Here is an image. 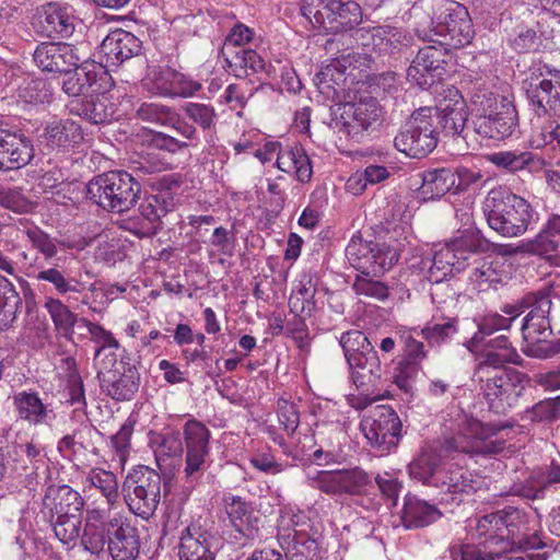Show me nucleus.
<instances>
[{
    "instance_id": "1",
    "label": "nucleus",
    "mask_w": 560,
    "mask_h": 560,
    "mask_svg": "<svg viewBox=\"0 0 560 560\" xmlns=\"http://www.w3.org/2000/svg\"><path fill=\"white\" fill-rule=\"evenodd\" d=\"M482 210L489 228L509 238L525 234L536 214L529 201L505 187L491 189Z\"/></svg>"
},
{
    "instance_id": "2",
    "label": "nucleus",
    "mask_w": 560,
    "mask_h": 560,
    "mask_svg": "<svg viewBox=\"0 0 560 560\" xmlns=\"http://www.w3.org/2000/svg\"><path fill=\"white\" fill-rule=\"evenodd\" d=\"M142 184L133 174L115 170L95 175L85 186V196L106 212L121 214L141 199Z\"/></svg>"
},
{
    "instance_id": "3",
    "label": "nucleus",
    "mask_w": 560,
    "mask_h": 560,
    "mask_svg": "<svg viewBox=\"0 0 560 560\" xmlns=\"http://www.w3.org/2000/svg\"><path fill=\"white\" fill-rule=\"evenodd\" d=\"M474 131L486 139L509 138L518 125L514 103L487 90H479L470 97Z\"/></svg>"
},
{
    "instance_id": "4",
    "label": "nucleus",
    "mask_w": 560,
    "mask_h": 560,
    "mask_svg": "<svg viewBox=\"0 0 560 560\" xmlns=\"http://www.w3.org/2000/svg\"><path fill=\"white\" fill-rule=\"evenodd\" d=\"M416 33L421 39L436 43L445 49L463 48L475 36L467 8L455 1L441 5L430 18L428 27L419 25Z\"/></svg>"
},
{
    "instance_id": "5",
    "label": "nucleus",
    "mask_w": 560,
    "mask_h": 560,
    "mask_svg": "<svg viewBox=\"0 0 560 560\" xmlns=\"http://www.w3.org/2000/svg\"><path fill=\"white\" fill-rule=\"evenodd\" d=\"M405 244L389 236L368 240L361 233L353 234L346 247L350 265L364 276L381 277L399 260Z\"/></svg>"
},
{
    "instance_id": "6",
    "label": "nucleus",
    "mask_w": 560,
    "mask_h": 560,
    "mask_svg": "<svg viewBox=\"0 0 560 560\" xmlns=\"http://www.w3.org/2000/svg\"><path fill=\"white\" fill-rule=\"evenodd\" d=\"M339 343L357 388L370 390L377 386L383 375V366L377 351L365 334L357 329L348 330L341 335Z\"/></svg>"
},
{
    "instance_id": "7",
    "label": "nucleus",
    "mask_w": 560,
    "mask_h": 560,
    "mask_svg": "<svg viewBox=\"0 0 560 560\" xmlns=\"http://www.w3.org/2000/svg\"><path fill=\"white\" fill-rule=\"evenodd\" d=\"M97 380L102 393L113 400L122 402L132 400L139 392L141 375L136 362L124 350L118 360L114 351H108L97 361Z\"/></svg>"
},
{
    "instance_id": "8",
    "label": "nucleus",
    "mask_w": 560,
    "mask_h": 560,
    "mask_svg": "<svg viewBox=\"0 0 560 560\" xmlns=\"http://www.w3.org/2000/svg\"><path fill=\"white\" fill-rule=\"evenodd\" d=\"M529 108L537 117L560 116V70L537 62L522 82Z\"/></svg>"
},
{
    "instance_id": "9",
    "label": "nucleus",
    "mask_w": 560,
    "mask_h": 560,
    "mask_svg": "<svg viewBox=\"0 0 560 560\" xmlns=\"http://www.w3.org/2000/svg\"><path fill=\"white\" fill-rule=\"evenodd\" d=\"M161 475L148 467L137 466L126 476L121 491L129 510L148 520L156 511L161 499Z\"/></svg>"
},
{
    "instance_id": "10",
    "label": "nucleus",
    "mask_w": 560,
    "mask_h": 560,
    "mask_svg": "<svg viewBox=\"0 0 560 560\" xmlns=\"http://www.w3.org/2000/svg\"><path fill=\"white\" fill-rule=\"evenodd\" d=\"M430 106L416 109L394 139L395 148L411 159L428 156L438 145L439 131L431 121L435 120Z\"/></svg>"
},
{
    "instance_id": "11",
    "label": "nucleus",
    "mask_w": 560,
    "mask_h": 560,
    "mask_svg": "<svg viewBox=\"0 0 560 560\" xmlns=\"http://www.w3.org/2000/svg\"><path fill=\"white\" fill-rule=\"evenodd\" d=\"M528 383L526 373L509 370L479 382V387L489 410L497 415H506L520 407Z\"/></svg>"
},
{
    "instance_id": "12",
    "label": "nucleus",
    "mask_w": 560,
    "mask_h": 560,
    "mask_svg": "<svg viewBox=\"0 0 560 560\" xmlns=\"http://www.w3.org/2000/svg\"><path fill=\"white\" fill-rule=\"evenodd\" d=\"M551 288H542L537 291L526 293L515 304H509L503 307L505 314L521 315L525 311L521 330L524 339L535 337H549L552 334L549 314L551 311Z\"/></svg>"
},
{
    "instance_id": "13",
    "label": "nucleus",
    "mask_w": 560,
    "mask_h": 560,
    "mask_svg": "<svg viewBox=\"0 0 560 560\" xmlns=\"http://www.w3.org/2000/svg\"><path fill=\"white\" fill-rule=\"evenodd\" d=\"M360 428L372 448L389 453L402 438V422L387 405L372 407L360 422Z\"/></svg>"
},
{
    "instance_id": "14",
    "label": "nucleus",
    "mask_w": 560,
    "mask_h": 560,
    "mask_svg": "<svg viewBox=\"0 0 560 560\" xmlns=\"http://www.w3.org/2000/svg\"><path fill=\"white\" fill-rule=\"evenodd\" d=\"M184 440L186 446L184 476L185 482L190 487L198 481L207 469L210 454V430L200 421L189 419L184 424Z\"/></svg>"
},
{
    "instance_id": "15",
    "label": "nucleus",
    "mask_w": 560,
    "mask_h": 560,
    "mask_svg": "<svg viewBox=\"0 0 560 560\" xmlns=\"http://www.w3.org/2000/svg\"><path fill=\"white\" fill-rule=\"evenodd\" d=\"M313 487L329 495H362L373 486V478L361 467L320 470L312 478Z\"/></svg>"
},
{
    "instance_id": "16",
    "label": "nucleus",
    "mask_w": 560,
    "mask_h": 560,
    "mask_svg": "<svg viewBox=\"0 0 560 560\" xmlns=\"http://www.w3.org/2000/svg\"><path fill=\"white\" fill-rule=\"evenodd\" d=\"M480 478L467 467L444 464L435 477L434 487L444 494L442 502L459 505L480 488Z\"/></svg>"
},
{
    "instance_id": "17",
    "label": "nucleus",
    "mask_w": 560,
    "mask_h": 560,
    "mask_svg": "<svg viewBox=\"0 0 560 560\" xmlns=\"http://www.w3.org/2000/svg\"><path fill=\"white\" fill-rule=\"evenodd\" d=\"M382 114L383 109L375 97L363 96L355 102L343 104L336 127L359 142L365 132L380 121Z\"/></svg>"
},
{
    "instance_id": "18",
    "label": "nucleus",
    "mask_w": 560,
    "mask_h": 560,
    "mask_svg": "<svg viewBox=\"0 0 560 560\" xmlns=\"http://www.w3.org/2000/svg\"><path fill=\"white\" fill-rule=\"evenodd\" d=\"M320 538L318 530L306 523L278 535L287 560H322L324 549Z\"/></svg>"
},
{
    "instance_id": "19",
    "label": "nucleus",
    "mask_w": 560,
    "mask_h": 560,
    "mask_svg": "<svg viewBox=\"0 0 560 560\" xmlns=\"http://www.w3.org/2000/svg\"><path fill=\"white\" fill-rule=\"evenodd\" d=\"M73 74L68 77L62 83V91L72 97L89 96V93L107 92L113 83L108 71L95 61L82 60Z\"/></svg>"
},
{
    "instance_id": "20",
    "label": "nucleus",
    "mask_w": 560,
    "mask_h": 560,
    "mask_svg": "<svg viewBox=\"0 0 560 560\" xmlns=\"http://www.w3.org/2000/svg\"><path fill=\"white\" fill-rule=\"evenodd\" d=\"M33 61L45 73L69 75L78 67L80 56L78 48L71 44L42 42L33 52Z\"/></svg>"
},
{
    "instance_id": "21",
    "label": "nucleus",
    "mask_w": 560,
    "mask_h": 560,
    "mask_svg": "<svg viewBox=\"0 0 560 560\" xmlns=\"http://www.w3.org/2000/svg\"><path fill=\"white\" fill-rule=\"evenodd\" d=\"M451 49L428 45L420 48L407 69V79L421 89H429L442 80L445 57Z\"/></svg>"
},
{
    "instance_id": "22",
    "label": "nucleus",
    "mask_w": 560,
    "mask_h": 560,
    "mask_svg": "<svg viewBox=\"0 0 560 560\" xmlns=\"http://www.w3.org/2000/svg\"><path fill=\"white\" fill-rule=\"evenodd\" d=\"M35 156L33 141L22 130L0 128V171H18Z\"/></svg>"
},
{
    "instance_id": "23",
    "label": "nucleus",
    "mask_w": 560,
    "mask_h": 560,
    "mask_svg": "<svg viewBox=\"0 0 560 560\" xmlns=\"http://www.w3.org/2000/svg\"><path fill=\"white\" fill-rule=\"evenodd\" d=\"M219 538L211 532L195 524H188L180 532L177 545L178 560H215Z\"/></svg>"
},
{
    "instance_id": "24",
    "label": "nucleus",
    "mask_w": 560,
    "mask_h": 560,
    "mask_svg": "<svg viewBox=\"0 0 560 560\" xmlns=\"http://www.w3.org/2000/svg\"><path fill=\"white\" fill-rule=\"evenodd\" d=\"M176 208L173 192L159 191L145 196L139 205L138 211L143 220L140 230L135 231L139 237L155 235L161 230V220Z\"/></svg>"
},
{
    "instance_id": "25",
    "label": "nucleus",
    "mask_w": 560,
    "mask_h": 560,
    "mask_svg": "<svg viewBox=\"0 0 560 560\" xmlns=\"http://www.w3.org/2000/svg\"><path fill=\"white\" fill-rule=\"evenodd\" d=\"M513 514H520L514 508L509 510L490 513L478 518L475 530L479 539L483 538V544L499 546L505 550L510 546L509 536L513 533V525L510 518Z\"/></svg>"
},
{
    "instance_id": "26",
    "label": "nucleus",
    "mask_w": 560,
    "mask_h": 560,
    "mask_svg": "<svg viewBox=\"0 0 560 560\" xmlns=\"http://www.w3.org/2000/svg\"><path fill=\"white\" fill-rule=\"evenodd\" d=\"M84 139L82 127L72 119L54 120L39 136V144L47 151H68Z\"/></svg>"
},
{
    "instance_id": "27",
    "label": "nucleus",
    "mask_w": 560,
    "mask_h": 560,
    "mask_svg": "<svg viewBox=\"0 0 560 560\" xmlns=\"http://www.w3.org/2000/svg\"><path fill=\"white\" fill-rule=\"evenodd\" d=\"M430 107L434 112L433 117L435 119L431 124L439 131V135L443 133L454 140L462 139L469 147L467 133H464L468 119L466 103L462 100L456 101L453 105L446 104L444 107Z\"/></svg>"
},
{
    "instance_id": "28",
    "label": "nucleus",
    "mask_w": 560,
    "mask_h": 560,
    "mask_svg": "<svg viewBox=\"0 0 560 560\" xmlns=\"http://www.w3.org/2000/svg\"><path fill=\"white\" fill-rule=\"evenodd\" d=\"M142 51V42L132 33L117 28L112 31L101 44V52L112 66L138 57Z\"/></svg>"
},
{
    "instance_id": "29",
    "label": "nucleus",
    "mask_w": 560,
    "mask_h": 560,
    "mask_svg": "<svg viewBox=\"0 0 560 560\" xmlns=\"http://www.w3.org/2000/svg\"><path fill=\"white\" fill-rule=\"evenodd\" d=\"M85 501L82 495L68 485H50L43 498V506L49 517L78 514L83 512Z\"/></svg>"
},
{
    "instance_id": "30",
    "label": "nucleus",
    "mask_w": 560,
    "mask_h": 560,
    "mask_svg": "<svg viewBox=\"0 0 560 560\" xmlns=\"http://www.w3.org/2000/svg\"><path fill=\"white\" fill-rule=\"evenodd\" d=\"M67 107L70 114L80 116L94 125L110 121L115 113L106 92H96L83 98L72 100Z\"/></svg>"
},
{
    "instance_id": "31",
    "label": "nucleus",
    "mask_w": 560,
    "mask_h": 560,
    "mask_svg": "<svg viewBox=\"0 0 560 560\" xmlns=\"http://www.w3.org/2000/svg\"><path fill=\"white\" fill-rule=\"evenodd\" d=\"M411 267L424 272L425 279L431 283H441L455 272L463 270V266L458 264L454 254L445 245L435 250L432 256L421 258L417 265H411Z\"/></svg>"
},
{
    "instance_id": "32",
    "label": "nucleus",
    "mask_w": 560,
    "mask_h": 560,
    "mask_svg": "<svg viewBox=\"0 0 560 560\" xmlns=\"http://www.w3.org/2000/svg\"><path fill=\"white\" fill-rule=\"evenodd\" d=\"M108 552L113 560H136L140 552L137 527L122 522L108 536Z\"/></svg>"
},
{
    "instance_id": "33",
    "label": "nucleus",
    "mask_w": 560,
    "mask_h": 560,
    "mask_svg": "<svg viewBox=\"0 0 560 560\" xmlns=\"http://www.w3.org/2000/svg\"><path fill=\"white\" fill-rule=\"evenodd\" d=\"M43 33L49 38H68L74 32V18L68 5L48 3L40 22Z\"/></svg>"
},
{
    "instance_id": "34",
    "label": "nucleus",
    "mask_w": 560,
    "mask_h": 560,
    "mask_svg": "<svg viewBox=\"0 0 560 560\" xmlns=\"http://www.w3.org/2000/svg\"><path fill=\"white\" fill-rule=\"evenodd\" d=\"M442 517V512L425 500L406 495L401 511V523L407 529L429 526Z\"/></svg>"
},
{
    "instance_id": "35",
    "label": "nucleus",
    "mask_w": 560,
    "mask_h": 560,
    "mask_svg": "<svg viewBox=\"0 0 560 560\" xmlns=\"http://www.w3.org/2000/svg\"><path fill=\"white\" fill-rule=\"evenodd\" d=\"M445 246L454 254V258L458 260L464 270L466 261L471 256L489 252L492 243L479 230H465L460 235L447 242Z\"/></svg>"
},
{
    "instance_id": "36",
    "label": "nucleus",
    "mask_w": 560,
    "mask_h": 560,
    "mask_svg": "<svg viewBox=\"0 0 560 560\" xmlns=\"http://www.w3.org/2000/svg\"><path fill=\"white\" fill-rule=\"evenodd\" d=\"M110 527H114L113 522L105 523L98 512H89L83 533L80 535L83 549L91 555L100 556L105 546H108V536L112 534Z\"/></svg>"
},
{
    "instance_id": "37",
    "label": "nucleus",
    "mask_w": 560,
    "mask_h": 560,
    "mask_svg": "<svg viewBox=\"0 0 560 560\" xmlns=\"http://www.w3.org/2000/svg\"><path fill=\"white\" fill-rule=\"evenodd\" d=\"M523 361L516 350L497 352L495 350L485 349L478 357L474 376L478 382H482L493 377L495 373L508 372L509 370H503L506 363L522 365Z\"/></svg>"
},
{
    "instance_id": "38",
    "label": "nucleus",
    "mask_w": 560,
    "mask_h": 560,
    "mask_svg": "<svg viewBox=\"0 0 560 560\" xmlns=\"http://www.w3.org/2000/svg\"><path fill=\"white\" fill-rule=\"evenodd\" d=\"M442 466L441 454L438 452V448L425 445L421 447L418 455L410 462L408 471L412 479L434 487L435 477Z\"/></svg>"
},
{
    "instance_id": "39",
    "label": "nucleus",
    "mask_w": 560,
    "mask_h": 560,
    "mask_svg": "<svg viewBox=\"0 0 560 560\" xmlns=\"http://www.w3.org/2000/svg\"><path fill=\"white\" fill-rule=\"evenodd\" d=\"M456 174L447 167L425 171L421 174L420 194L425 200H434L450 191L455 192Z\"/></svg>"
},
{
    "instance_id": "40",
    "label": "nucleus",
    "mask_w": 560,
    "mask_h": 560,
    "mask_svg": "<svg viewBox=\"0 0 560 560\" xmlns=\"http://www.w3.org/2000/svg\"><path fill=\"white\" fill-rule=\"evenodd\" d=\"M528 252L535 255H550L560 248V213L548 214L541 230L527 244Z\"/></svg>"
},
{
    "instance_id": "41",
    "label": "nucleus",
    "mask_w": 560,
    "mask_h": 560,
    "mask_svg": "<svg viewBox=\"0 0 560 560\" xmlns=\"http://www.w3.org/2000/svg\"><path fill=\"white\" fill-rule=\"evenodd\" d=\"M13 406L19 419L31 425H39L47 421L52 411L43 402L36 392H20L13 397Z\"/></svg>"
},
{
    "instance_id": "42",
    "label": "nucleus",
    "mask_w": 560,
    "mask_h": 560,
    "mask_svg": "<svg viewBox=\"0 0 560 560\" xmlns=\"http://www.w3.org/2000/svg\"><path fill=\"white\" fill-rule=\"evenodd\" d=\"M39 282H47L51 285L57 295H68L71 293L80 294L84 291V283L75 277H72L66 269L58 264L39 270L35 275Z\"/></svg>"
},
{
    "instance_id": "43",
    "label": "nucleus",
    "mask_w": 560,
    "mask_h": 560,
    "mask_svg": "<svg viewBox=\"0 0 560 560\" xmlns=\"http://www.w3.org/2000/svg\"><path fill=\"white\" fill-rule=\"evenodd\" d=\"M487 159L497 167L511 173L523 170H528L533 173L539 171L544 165V161L540 158L528 151L520 153L515 151H501L489 154Z\"/></svg>"
},
{
    "instance_id": "44",
    "label": "nucleus",
    "mask_w": 560,
    "mask_h": 560,
    "mask_svg": "<svg viewBox=\"0 0 560 560\" xmlns=\"http://www.w3.org/2000/svg\"><path fill=\"white\" fill-rule=\"evenodd\" d=\"M223 56L226 66L238 79H245V77L248 75V70H250L252 73L266 71L268 75H270V71L266 70L265 60L254 49L241 47Z\"/></svg>"
},
{
    "instance_id": "45",
    "label": "nucleus",
    "mask_w": 560,
    "mask_h": 560,
    "mask_svg": "<svg viewBox=\"0 0 560 560\" xmlns=\"http://www.w3.org/2000/svg\"><path fill=\"white\" fill-rule=\"evenodd\" d=\"M22 307V296L16 287L4 276L0 275V329L12 326Z\"/></svg>"
},
{
    "instance_id": "46",
    "label": "nucleus",
    "mask_w": 560,
    "mask_h": 560,
    "mask_svg": "<svg viewBox=\"0 0 560 560\" xmlns=\"http://www.w3.org/2000/svg\"><path fill=\"white\" fill-rule=\"evenodd\" d=\"M337 8L334 9L332 16L326 22L325 31L337 32L353 30L362 21L361 7L352 0H338Z\"/></svg>"
},
{
    "instance_id": "47",
    "label": "nucleus",
    "mask_w": 560,
    "mask_h": 560,
    "mask_svg": "<svg viewBox=\"0 0 560 560\" xmlns=\"http://www.w3.org/2000/svg\"><path fill=\"white\" fill-rule=\"evenodd\" d=\"M44 448L39 443H36L34 440L26 442L25 444L12 443V445H7V455L11 458L13 465V469L15 471L23 470L27 471L30 466L35 472L36 463L42 460Z\"/></svg>"
},
{
    "instance_id": "48",
    "label": "nucleus",
    "mask_w": 560,
    "mask_h": 560,
    "mask_svg": "<svg viewBox=\"0 0 560 560\" xmlns=\"http://www.w3.org/2000/svg\"><path fill=\"white\" fill-rule=\"evenodd\" d=\"M505 442L503 440H485L470 448L464 444L463 436H451L444 439L440 444L438 452L442 455H450L453 452L476 453L482 455H495L503 451Z\"/></svg>"
},
{
    "instance_id": "49",
    "label": "nucleus",
    "mask_w": 560,
    "mask_h": 560,
    "mask_svg": "<svg viewBox=\"0 0 560 560\" xmlns=\"http://www.w3.org/2000/svg\"><path fill=\"white\" fill-rule=\"evenodd\" d=\"M44 308L50 315L57 330L61 331L66 338L70 339L74 332V325L80 323L78 315L70 311L69 306L60 299L54 296L45 298Z\"/></svg>"
},
{
    "instance_id": "50",
    "label": "nucleus",
    "mask_w": 560,
    "mask_h": 560,
    "mask_svg": "<svg viewBox=\"0 0 560 560\" xmlns=\"http://www.w3.org/2000/svg\"><path fill=\"white\" fill-rule=\"evenodd\" d=\"M412 37L402 28L381 25L378 55L396 56L405 52L411 45Z\"/></svg>"
},
{
    "instance_id": "51",
    "label": "nucleus",
    "mask_w": 560,
    "mask_h": 560,
    "mask_svg": "<svg viewBox=\"0 0 560 560\" xmlns=\"http://www.w3.org/2000/svg\"><path fill=\"white\" fill-rule=\"evenodd\" d=\"M353 30H345L331 32L332 36L329 37L325 43V49L331 55H336L338 65H352V60H355L357 55L352 51L354 47Z\"/></svg>"
},
{
    "instance_id": "52",
    "label": "nucleus",
    "mask_w": 560,
    "mask_h": 560,
    "mask_svg": "<svg viewBox=\"0 0 560 560\" xmlns=\"http://www.w3.org/2000/svg\"><path fill=\"white\" fill-rule=\"evenodd\" d=\"M338 0H302L301 14L316 28L326 27Z\"/></svg>"
},
{
    "instance_id": "53",
    "label": "nucleus",
    "mask_w": 560,
    "mask_h": 560,
    "mask_svg": "<svg viewBox=\"0 0 560 560\" xmlns=\"http://www.w3.org/2000/svg\"><path fill=\"white\" fill-rule=\"evenodd\" d=\"M83 512L78 514L49 517L55 536L62 542L69 544L80 537Z\"/></svg>"
},
{
    "instance_id": "54",
    "label": "nucleus",
    "mask_w": 560,
    "mask_h": 560,
    "mask_svg": "<svg viewBox=\"0 0 560 560\" xmlns=\"http://www.w3.org/2000/svg\"><path fill=\"white\" fill-rule=\"evenodd\" d=\"M457 319L448 318L445 323H429L420 330V335L431 347H441L457 334Z\"/></svg>"
},
{
    "instance_id": "55",
    "label": "nucleus",
    "mask_w": 560,
    "mask_h": 560,
    "mask_svg": "<svg viewBox=\"0 0 560 560\" xmlns=\"http://www.w3.org/2000/svg\"><path fill=\"white\" fill-rule=\"evenodd\" d=\"M256 91L257 89H255L249 81H246L243 78L240 79V82L231 83L226 86L223 100L231 109L242 110Z\"/></svg>"
},
{
    "instance_id": "56",
    "label": "nucleus",
    "mask_w": 560,
    "mask_h": 560,
    "mask_svg": "<svg viewBox=\"0 0 560 560\" xmlns=\"http://www.w3.org/2000/svg\"><path fill=\"white\" fill-rule=\"evenodd\" d=\"M352 289L358 295H364L380 302H384L389 298L388 285L383 281L374 280L372 276L358 275Z\"/></svg>"
},
{
    "instance_id": "57",
    "label": "nucleus",
    "mask_w": 560,
    "mask_h": 560,
    "mask_svg": "<svg viewBox=\"0 0 560 560\" xmlns=\"http://www.w3.org/2000/svg\"><path fill=\"white\" fill-rule=\"evenodd\" d=\"M80 324L85 326L92 336V340L95 342L101 343L98 348L95 350L94 360L97 362L101 358H103L107 352V349L119 348V342L115 339L113 334L108 330H106L103 326L92 323L88 318L81 317Z\"/></svg>"
},
{
    "instance_id": "58",
    "label": "nucleus",
    "mask_w": 560,
    "mask_h": 560,
    "mask_svg": "<svg viewBox=\"0 0 560 560\" xmlns=\"http://www.w3.org/2000/svg\"><path fill=\"white\" fill-rule=\"evenodd\" d=\"M88 480L91 486L100 489L109 504H114L116 502L118 498V482L116 476L112 471L93 469L90 472Z\"/></svg>"
},
{
    "instance_id": "59",
    "label": "nucleus",
    "mask_w": 560,
    "mask_h": 560,
    "mask_svg": "<svg viewBox=\"0 0 560 560\" xmlns=\"http://www.w3.org/2000/svg\"><path fill=\"white\" fill-rule=\"evenodd\" d=\"M183 112L203 130H209L214 126L217 114L211 105L188 102L183 106Z\"/></svg>"
},
{
    "instance_id": "60",
    "label": "nucleus",
    "mask_w": 560,
    "mask_h": 560,
    "mask_svg": "<svg viewBox=\"0 0 560 560\" xmlns=\"http://www.w3.org/2000/svg\"><path fill=\"white\" fill-rule=\"evenodd\" d=\"M154 443L158 444L156 458L160 456L180 457L184 453L182 433L178 430H171L158 435Z\"/></svg>"
},
{
    "instance_id": "61",
    "label": "nucleus",
    "mask_w": 560,
    "mask_h": 560,
    "mask_svg": "<svg viewBox=\"0 0 560 560\" xmlns=\"http://www.w3.org/2000/svg\"><path fill=\"white\" fill-rule=\"evenodd\" d=\"M499 266V261L482 260L481 265L472 270L470 280L480 289H485L483 285L495 287L502 282V272L498 270Z\"/></svg>"
},
{
    "instance_id": "62",
    "label": "nucleus",
    "mask_w": 560,
    "mask_h": 560,
    "mask_svg": "<svg viewBox=\"0 0 560 560\" xmlns=\"http://www.w3.org/2000/svg\"><path fill=\"white\" fill-rule=\"evenodd\" d=\"M527 417L532 421H555L560 416V396L540 400L533 407L526 409Z\"/></svg>"
},
{
    "instance_id": "63",
    "label": "nucleus",
    "mask_w": 560,
    "mask_h": 560,
    "mask_svg": "<svg viewBox=\"0 0 560 560\" xmlns=\"http://www.w3.org/2000/svg\"><path fill=\"white\" fill-rule=\"evenodd\" d=\"M137 116L143 121L168 126V122L174 119V112L165 105L143 103L137 109Z\"/></svg>"
},
{
    "instance_id": "64",
    "label": "nucleus",
    "mask_w": 560,
    "mask_h": 560,
    "mask_svg": "<svg viewBox=\"0 0 560 560\" xmlns=\"http://www.w3.org/2000/svg\"><path fill=\"white\" fill-rule=\"evenodd\" d=\"M547 337L539 336L533 339H525L529 342L526 354L536 359H550L560 354V338L547 340Z\"/></svg>"
}]
</instances>
